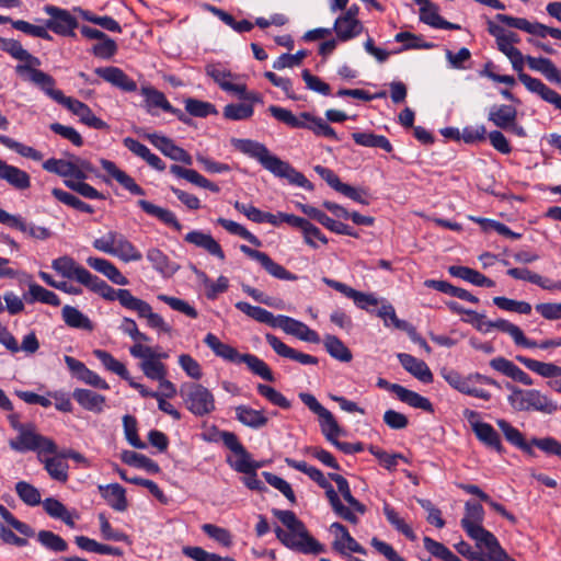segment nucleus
I'll use <instances>...</instances> for the list:
<instances>
[{"label": "nucleus", "mask_w": 561, "mask_h": 561, "mask_svg": "<svg viewBox=\"0 0 561 561\" xmlns=\"http://www.w3.org/2000/svg\"><path fill=\"white\" fill-rule=\"evenodd\" d=\"M45 512L53 518L62 520L69 527H75V520L79 518L77 513H71L58 500L48 497L43 502Z\"/></svg>", "instance_id": "36"}, {"label": "nucleus", "mask_w": 561, "mask_h": 561, "mask_svg": "<svg viewBox=\"0 0 561 561\" xmlns=\"http://www.w3.org/2000/svg\"><path fill=\"white\" fill-rule=\"evenodd\" d=\"M450 275L461 278L466 282H469L476 286L481 287H493L495 285L494 280L488 278L480 272L472 270L467 266L453 265L448 268Z\"/></svg>", "instance_id": "35"}, {"label": "nucleus", "mask_w": 561, "mask_h": 561, "mask_svg": "<svg viewBox=\"0 0 561 561\" xmlns=\"http://www.w3.org/2000/svg\"><path fill=\"white\" fill-rule=\"evenodd\" d=\"M140 368L144 375L151 380L163 379L168 374L165 365L160 360H157V357H151L148 360H142L140 364Z\"/></svg>", "instance_id": "62"}, {"label": "nucleus", "mask_w": 561, "mask_h": 561, "mask_svg": "<svg viewBox=\"0 0 561 561\" xmlns=\"http://www.w3.org/2000/svg\"><path fill=\"white\" fill-rule=\"evenodd\" d=\"M323 489L325 490V495L330 502V505L332 506L333 512L344 520L351 524H357L358 517L350 507L343 505L332 484L329 483L328 488Z\"/></svg>", "instance_id": "42"}, {"label": "nucleus", "mask_w": 561, "mask_h": 561, "mask_svg": "<svg viewBox=\"0 0 561 561\" xmlns=\"http://www.w3.org/2000/svg\"><path fill=\"white\" fill-rule=\"evenodd\" d=\"M506 387L511 390L507 401L514 411L550 415L558 410V404L537 389H522L510 383Z\"/></svg>", "instance_id": "3"}, {"label": "nucleus", "mask_w": 561, "mask_h": 561, "mask_svg": "<svg viewBox=\"0 0 561 561\" xmlns=\"http://www.w3.org/2000/svg\"><path fill=\"white\" fill-rule=\"evenodd\" d=\"M253 106L251 103L228 104L224 107V116L231 121L248 119L253 115Z\"/></svg>", "instance_id": "61"}, {"label": "nucleus", "mask_w": 561, "mask_h": 561, "mask_svg": "<svg viewBox=\"0 0 561 561\" xmlns=\"http://www.w3.org/2000/svg\"><path fill=\"white\" fill-rule=\"evenodd\" d=\"M137 204L146 214L158 218L160 221L174 228L176 231L182 230V225L171 210L157 206L146 199H139Z\"/></svg>", "instance_id": "28"}, {"label": "nucleus", "mask_w": 561, "mask_h": 561, "mask_svg": "<svg viewBox=\"0 0 561 561\" xmlns=\"http://www.w3.org/2000/svg\"><path fill=\"white\" fill-rule=\"evenodd\" d=\"M24 299L28 304L39 301L54 307H58L60 305V299L54 291H50L33 282L28 283V293L24 295Z\"/></svg>", "instance_id": "39"}, {"label": "nucleus", "mask_w": 561, "mask_h": 561, "mask_svg": "<svg viewBox=\"0 0 561 561\" xmlns=\"http://www.w3.org/2000/svg\"><path fill=\"white\" fill-rule=\"evenodd\" d=\"M0 144H2L9 149L14 150L24 158H28L34 161H41L43 159V154L38 150L34 149L33 147L21 144L8 136L0 135Z\"/></svg>", "instance_id": "55"}, {"label": "nucleus", "mask_w": 561, "mask_h": 561, "mask_svg": "<svg viewBox=\"0 0 561 561\" xmlns=\"http://www.w3.org/2000/svg\"><path fill=\"white\" fill-rule=\"evenodd\" d=\"M476 437L488 448L494 449L499 454H504L505 448L502 445L499 433L489 423L476 424L473 431Z\"/></svg>", "instance_id": "29"}, {"label": "nucleus", "mask_w": 561, "mask_h": 561, "mask_svg": "<svg viewBox=\"0 0 561 561\" xmlns=\"http://www.w3.org/2000/svg\"><path fill=\"white\" fill-rule=\"evenodd\" d=\"M397 398L412 408L421 409L430 413L434 412L433 404L427 398L419 394L417 392L409 390L403 386Z\"/></svg>", "instance_id": "50"}, {"label": "nucleus", "mask_w": 561, "mask_h": 561, "mask_svg": "<svg viewBox=\"0 0 561 561\" xmlns=\"http://www.w3.org/2000/svg\"><path fill=\"white\" fill-rule=\"evenodd\" d=\"M488 32L495 38L497 49L510 59L513 69L515 71H522L524 69L525 56L507 41L505 37V28L489 21Z\"/></svg>", "instance_id": "7"}, {"label": "nucleus", "mask_w": 561, "mask_h": 561, "mask_svg": "<svg viewBox=\"0 0 561 561\" xmlns=\"http://www.w3.org/2000/svg\"><path fill=\"white\" fill-rule=\"evenodd\" d=\"M239 363H244L253 374L260 376L264 380H274L273 373L267 364L257 356L252 354H242Z\"/></svg>", "instance_id": "51"}, {"label": "nucleus", "mask_w": 561, "mask_h": 561, "mask_svg": "<svg viewBox=\"0 0 561 561\" xmlns=\"http://www.w3.org/2000/svg\"><path fill=\"white\" fill-rule=\"evenodd\" d=\"M0 222L15 228L36 240H47L53 236V232L48 228L28 224L22 217L11 215L1 208Z\"/></svg>", "instance_id": "10"}, {"label": "nucleus", "mask_w": 561, "mask_h": 561, "mask_svg": "<svg viewBox=\"0 0 561 561\" xmlns=\"http://www.w3.org/2000/svg\"><path fill=\"white\" fill-rule=\"evenodd\" d=\"M232 145L242 153L256 159L275 176L286 179L290 184L308 191L313 190L312 183L301 172L272 154L265 145L251 139H233Z\"/></svg>", "instance_id": "1"}, {"label": "nucleus", "mask_w": 561, "mask_h": 561, "mask_svg": "<svg viewBox=\"0 0 561 561\" xmlns=\"http://www.w3.org/2000/svg\"><path fill=\"white\" fill-rule=\"evenodd\" d=\"M495 19L510 27L524 31L531 35H536L542 38L550 35L553 38L561 39V30L556 27H550L538 22L531 23L524 18H515L502 13L496 14Z\"/></svg>", "instance_id": "6"}, {"label": "nucleus", "mask_w": 561, "mask_h": 561, "mask_svg": "<svg viewBox=\"0 0 561 561\" xmlns=\"http://www.w3.org/2000/svg\"><path fill=\"white\" fill-rule=\"evenodd\" d=\"M236 417L244 426L254 430L264 427L268 422L263 411L243 404L236 408Z\"/></svg>", "instance_id": "30"}, {"label": "nucleus", "mask_w": 561, "mask_h": 561, "mask_svg": "<svg viewBox=\"0 0 561 561\" xmlns=\"http://www.w3.org/2000/svg\"><path fill=\"white\" fill-rule=\"evenodd\" d=\"M398 359L403 368L424 383L433 381V374L425 362L405 353L398 354Z\"/></svg>", "instance_id": "21"}, {"label": "nucleus", "mask_w": 561, "mask_h": 561, "mask_svg": "<svg viewBox=\"0 0 561 561\" xmlns=\"http://www.w3.org/2000/svg\"><path fill=\"white\" fill-rule=\"evenodd\" d=\"M146 256L152 264V267L161 274L171 275L179 268L161 250L157 248L149 249Z\"/></svg>", "instance_id": "46"}, {"label": "nucleus", "mask_w": 561, "mask_h": 561, "mask_svg": "<svg viewBox=\"0 0 561 561\" xmlns=\"http://www.w3.org/2000/svg\"><path fill=\"white\" fill-rule=\"evenodd\" d=\"M516 108L506 104L492 106L488 115V119L502 129H508L516 122Z\"/></svg>", "instance_id": "34"}, {"label": "nucleus", "mask_w": 561, "mask_h": 561, "mask_svg": "<svg viewBox=\"0 0 561 561\" xmlns=\"http://www.w3.org/2000/svg\"><path fill=\"white\" fill-rule=\"evenodd\" d=\"M185 110L195 117H207L210 114H217V110L211 103L196 99H186Z\"/></svg>", "instance_id": "63"}, {"label": "nucleus", "mask_w": 561, "mask_h": 561, "mask_svg": "<svg viewBox=\"0 0 561 561\" xmlns=\"http://www.w3.org/2000/svg\"><path fill=\"white\" fill-rule=\"evenodd\" d=\"M525 61L531 70L542 73L551 82H561V77L553 62L543 57L526 56Z\"/></svg>", "instance_id": "40"}, {"label": "nucleus", "mask_w": 561, "mask_h": 561, "mask_svg": "<svg viewBox=\"0 0 561 561\" xmlns=\"http://www.w3.org/2000/svg\"><path fill=\"white\" fill-rule=\"evenodd\" d=\"M300 400L319 417L321 432L329 426L330 431H335L337 428V422L335 421L333 414L325 409L314 396L301 392L299 393Z\"/></svg>", "instance_id": "19"}, {"label": "nucleus", "mask_w": 561, "mask_h": 561, "mask_svg": "<svg viewBox=\"0 0 561 561\" xmlns=\"http://www.w3.org/2000/svg\"><path fill=\"white\" fill-rule=\"evenodd\" d=\"M333 30L339 41L347 42L360 35L364 26L358 19L340 15L334 22Z\"/></svg>", "instance_id": "25"}, {"label": "nucleus", "mask_w": 561, "mask_h": 561, "mask_svg": "<svg viewBox=\"0 0 561 561\" xmlns=\"http://www.w3.org/2000/svg\"><path fill=\"white\" fill-rule=\"evenodd\" d=\"M94 72L104 81L111 83L112 85L123 91L133 92L137 89L136 82L117 67H100L96 68Z\"/></svg>", "instance_id": "18"}, {"label": "nucleus", "mask_w": 561, "mask_h": 561, "mask_svg": "<svg viewBox=\"0 0 561 561\" xmlns=\"http://www.w3.org/2000/svg\"><path fill=\"white\" fill-rule=\"evenodd\" d=\"M0 180L7 181L11 186L16 190H26L31 186L30 175L13 165L7 164L0 159Z\"/></svg>", "instance_id": "24"}, {"label": "nucleus", "mask_w": 561, "mask_h": 561, "mask_svg": "<svg viewBox=\"0 0 561 561\" xmlns=\"http://www.w3.org/2000/svg\"><path fill=\"white\" fill-rule=\"evenodd\" d=\"M204 343L214 352V354L225 360L239 363L242 354L234 347L222 343L215 334L208 333L204 339Z\"/></svg>", "instance_id": "32"}, {"label": "nucleus", "mask_w": 561, "mask_h": 561, "mask_svg": "<svg viewBox=\"0 0 561 561\" xmlns=\"http://www.w3.org/2000/svg\"><path fill=\"white\" fill-rule=\"evenodd\" d=\"M217 222L222 228H225L228 232L245 239L251 244H253L255 247L262 245L261 240L256 236H254L252 232H250L247 228L241 226L240 224L229 220V219H225V218H218Z\"/></svg>", "instance_id": "56"}, {"label": "nucleus", "mask_w": 561, "mask_h": 561, "mask_svg": "<svg viewBox=\"0 0 561 561\" xmlns=\"http://www.w3.org/2000/svg\"><path fill=\"white\" fill-rule=\"evenodd\" d=\"M37 540L42 546L55 552H62L68 549V543L59 535L50 530H41L37 534Z\"/></svg>", "instance_id": "59"}, {"label": "nucleus", "mask_w": 561, "mask_h": 561, "mask_svg": "<svg viewBox=\"0 0 561 561\" xmlns=\"http://www.w3.org/2000/svg\"><path fill=\"white\" fill-rule=\"evenodd\" d=\"M517 72L519 81L528 91L538 94L543 101H548L550 93L553 91L551 88L546 85L541 80L525 73L523 70Z\"/></svg>", "instance_id": "54"}, {"label": "nucleus", "mask_w": 561, "mask_h": 561, "mask_svg": "<svg viewBox=\"0 0 561 561\" xmlns=\"http://www.w3.org/2000/svg\"><path fill=\"white\" fill-rule=\"evenodd\" d=\"M25 70H28V68H26ZM30 72H31L30 82H32L33 84L38 87L47 96L53 99L58 104H61L64 102V100L66 99V95L62 93V91L55 89L56 81L50 75H48L42 70H31L30 69Z\"/></svg>", "instance_id": "20"}, {"label": "nucleus", "mask_w": 561, "mask_h": 561, "mask_svg": "<svg viewBox=\"0 0 561 561\" xmlns=\"http://www.w3.org/2000/svg\"><path fill=\"white\" fill-rule=\"evenodd\" d=\"M20 433L15 439L10 440V447L20 453L27 450L42 454H57V445L54 440L37 434L31 424L20 426Z\"/></svg>", "instance_id": "5"}, {"label": "nucleus", "mask_w": 561, "mask_h": 561, "mask_svg": "<svg viewBox=\"0 0 561 561\" xmlns=\"http://www.w3.org/2000/svg\"><path fill=\"white\" fill-rule=\"evenodd\" d=\"M61 105L67 107L73 115L78 116L80 121L89 127L95 129H104L107 127V124L101 118L96 117L85 103L77 99L66 96Z\"/></svg>", "instance_id": "14"}, {"label": "nucleus", "mask_w": 561, "mask_h": 561, "mask_svg": "<svg viewBox=\"0 0 561 561\" xmlns=\"http://www.w3.org/2000/svg\"><path fill=\"white\" fill-rule=\"evenodd\" d=\"M516 359L519 363H522L526 368L538 374L541 377L552 378L561 376V366H558L556 364L539 362L520 355L517 356Z\"/></svg>", "instance_id": "38"}, {"label": "nucleus", "mask_w": 561, "mask_h": 561, "mask_svg": "<svg viewBox=\"0 0 561 561\" xmlns=\"http://www.w3.org/2000/svg\"><path fill=\"white\" fill-rule=\"evenodd\" d=\"M141 94L146 98V104L148 110L151 107H160L163 111L170 110V102L165 95L152 87H142Z\"/></svg>", "instance_id": "64"}, {"label": "nucleus", "mask_w": 561, "mask_h": 561, "mask_svg": "<svg viewBox=\"0 0 561 561\" xmlns=\"http://www.w3.org/2000/svg\"><path fill=\"white\" fill-rule=\"evenodd\" d=\"M121 458L126 465L145 469L150 473H157L160 470L159 465L156 461L136 451L124 450Z\"/></svg>", "instance_id": "48"}, {"label": "nucleus", "mask_w": 561, "mask_h": 561, "mask_svg": "<svg viewBox=\"0 0 561 561\" xmlns=\"http://www.w3.org/2000/svg\"><path fill=\"white\" fill-rule=\"evenodd\" d=\"M15 491L21 501L30 506H36L42 502L38 489L25 481L18 482Z\"/></svg>", "instance_id": "60"}, {"label": "nucleus", "mask_w": 561, "mask_h": 561, "mask_svg": "<svg viewBox=\"0 0 561 561\" xmlns=\"http://www.w3.org/2000/svg\"><path fill=\"white\" fill-rule=\"evenodd\" d=\"M493 304L502 310L512 311L519 314H529L531 312V305L527 301H519L503 296H496L493 298Z\"/></svg>", "instance_id": "58"}, {"label": "nucleus", "mask_w": 561, "mask_h": 561, "mask_svg": "<svg viewBox=\"0 0 561 561\" xmlns=\"http://www.w3.org/2000/svg\"><path fill=\"white\" fill-rule=\"evenodd\" d=\"M44 11L50 16L46 21L48 30L62 36L73 35V30L77 28L78 22L69 11L50 4L46 5Z\"/></svg>", "instance_id": "9"}, {"label": "nucleus", "mask_w": 561, "mask_h": 561, "mask_svg": "<svg viewBox=\"0 0 561 561\" xmlns=\"http://www.w3.org/2000/svg\"><path fill=\"white\" fill-rule=\"evenodd\" d=\"M383 514L387 520L402 535H404L408 539L414 541L416 539V535L412 530V528L399 516V514L391 507L388 503L383 504L382 507Z\"/></svg>", "instance_id": "52"}, {"label": "nucleus", "mask_w": 561, "mask_h": 561, "mask_svg": "<svg viewBox=\"0 0 561 561\" xmlns=\"http://www.w3.org/2000/svg\"><path fill=\"white\" fill-rule=\"evenodd\" d=\"M469 537L476 541L479 552H484L489 561H515L500 546L496 537L485 528Z\"/></svg>", "instance_id": "8"}, {"label": "nucleus", "mask_w": 561, "mask_h": 561, "mask_svg": "<svg viewBox=\"0 0 561 561\" xmlns=\"http://www.w3.org/2000/svg\"><path fill=\"white\" fill-rule=\"evenodd\" d=\"M93 355L102 363V365L111 373L118 375L125 380H129V373L125 365L117 360L112 354L103 350H94Z\"/></svg>", "instance_id": "49"}, {"label": "nucleus", "mask_w": 561, "mask_h": 561, "mask_svg": "<svg viewBox=\"0 0 561 561\" xmlns=\"http://www.w3.org/2000/svg\"><path fill=\"white\" fill-rule=\"evenodd\" d=\"M275 328L282 329L285 333L296 336L297 339L309 342L319 343L320 337L318 333L311 330L304 322L294 318L279 314L277 316Z\"/></svg>", "instance_id": "11"}, {"label": "nucleus", "mask_w": 561, "mask_h": 561, "mask_svg": "<svg viewBox=\"0 0 561 561\" xmlns=\"http://www.w3.org/2000/svg\"><path fill=\"white\" fill-rule=\"evenodd\" d=\"M99 490L113 510L117 512H124L127 510L128 503L125 489L122 485L118 483L108 484L106 486L100 485Z\"/></svg>", "instance_id": "31"}, {"label": "nucleus", "mask_w": 561, "mask_h": 561, "mask_svg": "<svg viewBox=\"0 0 561 561\" xmlns=\"http://www.w3.org/2000/svg\"><path fill=\"white\" fill-rule=\"evenodd\" d=\"M484 510L481 504L468 501L465 505V516L461 519V527L468 536L477 534L483 528Z\"/></svg>", "instance_id": "22"}, {"label": "nucleus", "mask_w": 561, "mask_h": 561, "mask_svg": "<svg viewBox=\"0 0 561 561\" xmlns=\"http://www.w3.org/2000/svg\"><path fill=\"white\" fill-rule=\"evenodd\" d=\"M61 316L65 321V323L75 329H80L84 331H93L94 324L93 322L79 309L71 307V306H65L61 310Z\"/></svg>", "instance_id": "37"}, {"label": "nucleus", "mask_w": 561, "mask_h": 561, "mask_svg": "<svg viewBox=\"0 0 561 561\" xmlns=\"http://www.w3.org/2000/svg\"><path fill=\"white\" fill-rule=\"evenodd\" d=\"M147 139L164 156L184 164H192V157L183 148L176 146L173 140L158 134H148Z\"/></svg>", "instance_id": "12"}, {"label": "nucleus", "mask_w": 561, "mask_h": 561, "mask_svg": "<svg viewBox=\"0 0 561 561\" xmlns=\"http://www.w3.org/2000/svg\"><path fill=\"white\" fill-rule=\"evenodd\" d=\"M53 457L39 458V460L44 463V468L49 474V477L58 482L65 483L68 480V469L69 466L62 456V453L54 454Z\"/></svg>", "instance_id": "33"}, {"label": "nucleus", "mask_w": 561, "mask_h": 561, "mask_svg": "<svg viewBox=\"0 0 561 561\" xmlns=\"http://www.w3.org/2000/svg\"><path fill=\"white\" fill-rule=\"evenodd\" d=\"M129 310L136 311L140 318L147 319L149 327L159 329L167 333L171 331L170 325L165 323L160 314L153 312L151 306L145 300L136 298Z\"/></svg>", "instance_id": "26"}, {"label": "nucleus", "mask_w": 561, "mask_h": 561, "mask_svg": "<svg viewBox=\"0 0 561 561\" xmlns=\"http://www.w3.org/2000/svg\"><path fill=\"white\" fill-rule=\"evenodd\" d=\"M184 241L205 250L208 254L219 259L220 261H224L226 257L220 244L209 233H205L199 230H192L185 234Z\"/></svg>", "instance_id": "17"}, {"label": "nucleus", "mask_w": 561, "mask_h": 561, "mask_svg": "<svg viewBox=\"0 0 561 561\" xmlns=\"http://www.w3.org/2000/svg\"><path fill=\"white\" fill-rule=\"evenodd\" d=\"M331 531L334 534L333 548L341 554H345L346 550L360 554H366V549L360 546L348 533L346 527L341 523H333L330 526Z\"/></svg>", "instance_id": "15"}, {"label": "nucleus", "mask_w": 561, "mask_h": 561, "mask_svg": "<svg viewBox=\"0 0 561 561\" xmlns=\"http://www.w3.org/2000/svg\"><path fill=\"white\" fill-rule=\"evenodd\" d=\"M102 298L114 301L118 300L119 304L126 309L133 307L134 301L137 297L133 296L128 289H115L111 287L106 282L101 286V290L98 293Z\"/></svg>", "instance_id": "47"}, {"label": "nucleus", "mask_w": 561, "mask_h": 561, "mask_svg": "<svg viewBox=\"0 0 561 561\" xmlns=\"http://www.w3.org/2000/svg\"><path fill=\"white\" fill-rule=\"evenodd\" d=\"M186 409L196 416H205L216 409L215 397L201 383H184L180 389Z\"/></svg>", "instance_id": "4"}, {"label": "nucleus", "mask_w": 561, "mask_h": 561, "mask_svg": "<svg viewBox=\"0 0 561 561\" xmlns=\"http://www.w3.org/2000/svg\"><path fill=\"white\" fill-rule=\"evenodd\" d=\"M72 397L80 407L94 413H101L106 402L104 396L89 389H75Z\"/></svg>", "instance_id": "27"}, {"label": "nucleus", "mask_w": 561, "mask_h": 561, "mask_svg": "<svg viewBox=\"0 0 561 561\" xmlns=\"http://www.w3.org/2000/svg\"><path fill=\"white\" fill-rule=\"evenodd\" d=\"M265 339L274 352L282 357L290 358L302 365H317L319 362L318 358L312 355L305 354L289 347L273 334L267 333Z\"/></svg>", "instance_id": "16"}, {"label": "nucleus", "mask_w": 561, "mask_h": 561, "mask_svg": "<svg viewBox=\"0 0 561 561\" xmlns=\"http://www.w3.org/2000/svg\"><path fill=\"white\" fill-rule=\"evenodd\" d=\"M329 478L336 483L339 492L342 494L343 499L348 503L350 508L354 513H366V506L352 495L350 484L343 476L337 473H329Z\"/></svg>", "instance_id": "43"}, {"label": "nucleus", "mask_w": 561, "mask_h": 561, "mask_svg": "<svg viewBox=\"0 0 561 561\" xmlns=\"http://www.w3.org/2000/svg\"><path fill=\"white\" fill-rule=\"evenodd\" d=\"M101 165L102 168L112 176L124 188L129 191L131 194L135 195H145V190L139 186L135 180L128 175L125 171L117 168V165L110 160L101 159Z\"/></svg>", "instance_id": "23"}, {"label": "nucleus", "mask_w": 561, "mask_h": 561, "mask_svg": "<svg viewBox=\"0 0 561 561\" xmlns=\"http://www.w3.org/2000/svg\"><path fill=\"white\" fill-rule=\"evenodd\" d=\"M51 267L62 277L78 282L84 267L79 265L72 257L65 255L53 261Z\"/></svg>", "instance_id": "41"}, {"label": "nucleus", "mask_w": 561, "mask_h": 561, "mask_svg": "<svg viewBox=\"0 0 561 561\" xmlns=\"http://www.w3.org/2000/svg\"><path fill=\"white\" fill-rule=\"evenodd\" d=\"M274 516L286 527L275 528L277 539L288 549L305 553L318 554L323 552V546L307 530L305 524L291 511L274 510Z\"/></svg>", "instance_id": "2"}, {"label": "nucleus", "mask_w": 561, "mask_h": 561, "mask_svg": "<svg viewBox=\"0 0 561 561\" xmlns=\"http://www.w3.org/2000/svg\"><path fill=\"white\" fill-rule=\"evenodd\" d=\"M112 255L117 256L124 262L140 261L142 259L141 253L122 233H118L116 237V244Z\"/></svg>", "instance_id": "45"}, {"label": "nucleus", "mask_w": 561, "mask_h": 561, "mask_svg": "<svg viewBox=\"0 0 561 561\" xmlns=\"http://www.w3.org/2000/svg\"><path fill=\"white\" fill-rule=\"evenodd\" d=\"M51 194L60 203L68 205L77 210L88 213V214L94 213V208L91 205L82 202L80 198H78L77 196H75L66 191L55 187V188H53Z\"/></svg>", "instance_id": "57"}, {"label": "nucleus", "mask_w": 561, "mask_h": 561, "mask_svg": "<svg viewBox=\"0 0 561 561\" xmlns=\"http://www.w3.org/2000/svg\"><path fill=\"white\" fill-rule=\"evenodd\" d=\"M413 1L420 5V21L436 28L442 19L438 14V7L430 0Z\"/></svg>", "instance_id": "53"}, {"label": "nucleus", "mask_w": 561, "mask_h": 561, "mask_svg": "<svg viewBox=\"0 0 561 561\" xmlns=\"http://www.w3.org/2000/svg\"><path fill=\"white\" fill-rule=\"evenodd\" d=\"M323 344L327 350V352L332 356L333 358L343 362L348 363L352 360L353 355L350 348L335 335L328 334L323 339Z\"/></svg>", "instance_id": "44"}, {"label": "nucleus", "mask_w": 561, "mask_h": 561, "mask_svg": "<svg viewBox=\"0 0 561 561\" xmlns=\"http://www.w3.org/2000/svg\"><path fill=\"white\" fill-rule=\"evenodd\" d=\"M65 363L69 370L81 381L98 389H110L108 383L96 373L89 369L82 362L66 355Z\"/></svg>", "instance_id": "13"}]
</instances>
